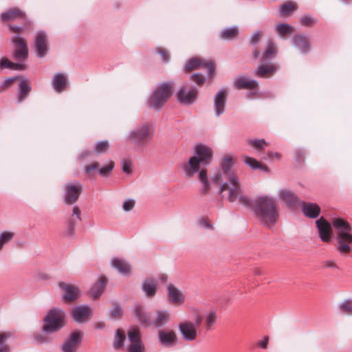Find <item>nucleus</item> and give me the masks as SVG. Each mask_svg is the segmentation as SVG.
<instances>
[{
    "label": "nucleus",
    "mask_w": 352,
    "mask_h": 352,
    "mask_svg": "<svg viewBox=\"0 0 352 352\" xmlns=\"http://www.w3.org/2000/svg\"><path fill=\"white\" fill-rule=\"evenodd\" d=\"M14 237V233L9 231L3 232L0 234V250L3 245L10 241Z\"/></svg>",
    "instance_id": "nucleus-44"
},
{
    "label": "nucleus",
    "mask_w": 352,
    "mask_h": 352,
    "mask_svg": "<svg viewBox=\"0 0 352 352\" xmlns=\"http://www.w3.org/2000/svg\"><path fill=\"white\" fill-rule=\"evenodd\" d=\"M0 66L2 68H9L13 70H24L26 69L25 65L23 63H12L7 58L1 60Z\"/></svg>",
    "instance_id": "nucleus-38"
},
{
    "label": "nucleus",
    "mask_w": 352,
    "mask_h": 352,
    "mask_svg": "<svg viewBox=\"0 0 352 352\" xmlns=\"http://www.w3.org/2000/svg\"><path fill=\"white\" fill-rule=\"evenodd\" d=\"M114 162L110 161L107 165L103 167H98V173L103 177L108 176L114 168Z\"/></svg>",
    "instance_id": "nucleus-47"
},
{
    "label": "nucleus",
    "mask_w": 352,
    "mask_h": 352,
    "mask_svg": "<svg viewBox=\"0 0 352 352\" xmlns=\"http://www.w3.org/2000/svg\"><path fill=\"white\" fill-rule=\"evenodd\" d=\"M129 344L128 352H145V346L141 339L140 331L138 327H132L128 331Z\"/></svg>",
    "instance_id": "nucleus-10"
},
{
    "label": "nucleus",
    "mask_w": 352,
    "mask_h": 352,
    "mask_svg": "<svg viewBox=\"0 0 352 352\" xmlns=\"http://www.w3.org/2000/svg\"><path fill=\"white\" fill-rule=\"evenodd\" d=\"M82 333L79 331H73L61 346L63 352H76L81 342Z\"/></svg>",
    "instance_id": "nucleus-13"
},
{
    "label": "nucleus",
    "mask_w": 352,
    "mask_h": 352,
    "mask_svg": "<svg viewBox=\"0 0 352 352\" xmlns=\"http://www.w3.org/2000/svg\"><path fill=\"white\" fill-rule=\"evenodd\" d=\"M135 316L138 318L140 323L142 324L148 326L153 324L157 327H160L165 325L170 319V315L167 311H157L155 316L151 319L143 311V309L140 307H138L135 309Z\"/></svg>",
    "instance_id": "nucleus-8"
},
{
    "label": "nucleus",
    "mask_w": 352,
    "mask_h": 352,
    "mask_svg": "<svg viewBox=\"0 0 352 352\" xmlns=\"http://www.w3.org/2000/svg\"><path fill=\"white\" fill-rule=\"evenodd\" d=\"M173 85L170 83H163L159 86L152 94L149 104L157 109H160L171 96Z\"/></svg>",
    "instance_id": "nucleus-9"
},
{
    "label": "nucleus",
    "mask_w": 352,
    "mask_h": 352,
    "mask_svg": "<svg viewBox=\"0 0 352 352\" xmlns=\"http://www.w3.org/2000/svg\"><path fill=\"white\" fill-rule=\"evenodd\" d=\"M66 316L63 310L58 308L49 311L44 318L43 331L46 333H55L62 329L66 323Z\"/></svg>",
    "instance_id": "nucleus-6"
},
{
    "label": "nucleus",
    "mask_w": 352,
    "mask_h": 352,
    "mask_svg": "<svg viewBox=\"0 0 352 352\" xmlns=\"http://www.w3.org/2000/svg\"><path fill=\"white\" fill-rule=\"evenodd\" d=\"M191 80L196 82L199 85H202L205 82V78L204 76L198 74H194L190 77Z\"/></svg>",
    "instance_id": "nucleus-53"
},
{
    "label": "nucleus",
    "mask_w": 352,
    "mask_h": 352,
    "mask_svg": "<svg viewBox=\"0 0 352 352\" xmlns=\"http://www.w3.org/2000/svg\"><path fill=\"white\" fill-rule=\"evenodd\" d=\"M234 164L233 157L226 155L221 162V171L213 176L212 181L221 184L219 192H227L228 201H239L243 206H249V198L243 193L236 172L232 168Z\"/></svg>",
    "instance_id": "nucleus-1"
},
{
    "label": "nucleus",
    "mask_w": 352,
    "mask_h": 352,
    "mask_svg": "<svg viewBox=\"0 0 352 352\" xmlns=\"http://www.w3.org/2000/svg\"><path fill=\"white\" fill-rule=\"evenodd\" d=\"M131 166L132 162L130 160H124L122 162V170L127 174H130L131 173Z\"/></svg>",
    "instance_id": "nucleus-54"
},
{
    "label": "nucleus",
    "mask_w": 352,
    "mask_h": 352,
    "mask_svg": "<svg viewBox=\"0 0 352 352\" xmlns=\"http://www.w3.org/2000/svg\"><path fill=\"white\" fill-rule=\"evenodd\" d=\"M10 337V333H0V352H8L9 347L6 344V341Z\"/></svg>",
    "instance_id": "nucleus-46"
},
{
    "label": "nucleus",
    "mask_w": 352,
    "mask_h": 352,
    "mask_svg": "<svg viewBox=\"0 0 352 352\" xmlns=\"http://www.w3.org/2000/svg\"><path fill=\"white\" fill-rule=\"evenodd\" d=\"M91 311L89 307L78 306L72 310L73 319L77 322H85L91 318Z\"/></svg>",
    "instance_id": "nucleus-19"
},
{
    "label": "nucleus",
    "mask_w": 352,
    "mask_h": 352,
    "mask_svg": "<svg viewBox=\"0 0 352 352\" xmlns=\"http://www.w3.org/2000/svg\"><path fill=\"white\" fill-rule=\"evenodd\" d=\"M109 147V142L107 140L100 141L95 144L94 151L96 154L105 153Z\"/></svg>",
    "instance_id": "nucleus-41"
},
{
    "label": "nucleus",
    "mask_w": 352,
    "mask_h": 352,
    "mask_svg": "<svg viewBox=\"0 0 352 352\" xmlns=\"http://www.w3.org/2000/svg\"><path fill=\"white\" fill-rule=\"evenodd\" d=\"M316 23V19L308 16H304L300 19V24L303 26H311Z\"/></svg>",
    "instance_id": "nucleus-50"
},
{
    "label": "nucleus",
    "mask_w": 352,
    "mask_h": 352,
    "mask_svg": "<svg viewBox=\"0 0 352 352\" xmlns=\"http://www.w3.org/2000/svg\"><path fill=\"white\" fill-rule=\"evenodd\" d=\"M111 316L113 318L118 319L122 316V309L118 305H114L113 309L111 311Z\"/></svg>",
    "instance_id": "nucleus-52"
},
{
    "label": "nucleus",
    "mask_w": 352,
    "mask_h": 352,
    "mask_svg": "<svg viewBox=\"0 0 352 352\" xmlns=\"http://www.w3.org/2000/svg\"><path fill=\"white\" fill-rule=\"evenodd\" d=\"M107 283L106 277H100L99 280L92 287L90 290V295L94 299L98 298L103 292Z\"/></svg>",
    "instance_id": "nucleus-32"
},
{
    "label": "nucleus",
    "mask_w": 352,
    "mask_h": 352,
    "mask_svg": "<svg viewBox=\"0 0 352 352\" xmlns=\"http://www.w3.org/2000/svg\"><path fill=\"white\" fill-rule=\"evenodd\" d=\"M297 9V5L292 1L287 2L280 6V12L283 16H288Z\"/></svg>",
    "instance_id": "nucleus-40"
},
{
    "label": "nucleus",
    "mask_w": 352,
    "mask_h": 352,
    "mask_svg": "<svg viewBox=\"0 0 352 352\" xmlns=\"http://www.w3.org/2000/svg\"><path fill=\"white\" fill-rule=\"evenodd\" d=\"M278 69V67L276 64H261L255 70L254 74L258 77L268 78L272 76Z\"/></svg>",
    "instance_id": "nucleus-21"
},
{
    "label": "nucleus",
    "mask_w": 352,
    "mask_h": 352,
    "mask_svg": "<svg viewBox=\"0 0 352 352\" xmlns=\"http://www.w3.org/2000/svg\"><path fill=\"white\" fill-rule=\"evenodd\" d=\"M112 264L122 274L127 275L131 272V269L129 264L122 259L116 258L112 261Z\"/></svg>",
    "instance_id": "nucleus-36"
},
{
    "label": "nucleus",
    "mask_w": 352,
    "mask_h": 352,
    "mask_svg": "<svg viewBox=\"0 0 352 352\" xmlns=\"http://www.w3.org/2000/svg\"><path fill=\"white\" fill-rule=\"evenodd\" d=\"M250 205L258 221L266 228L273 227L278 221L279 207L276 200L268 196L257 197L254 201L249 199Z\"/></svg>",
    "instance_id": "nucleus-3"
},
{
    "label": "nucleus",
    "mask_w": 352,
    "mask_h": 352,
    "mask_svg": "<svg viewBox=\"0 0 352 352\" xmlns=\"http://www.w3.org/2000/svg\"><path fill=\"white\" fill-rule=\"evenodd\" d=\"M263 36L261 32L257 31L254 32L251 36V42L252 44H256L259 42Z\"/></svg>",
    "instance_id": "nucleus-56"
},
{
    "label": "nucleus",
    "mask_w": 352,
    "mask_h": 352,
    "mask_svg": "<svg viewBox=\"0 0 352 352\" xmlns=\"http://www.w3.org/2000/svg\"><path fill=\"white\" fill-rule=\"evenodd\" d=\"M244 162L254 169H261L265 172L268 171V167L264 164H261L258 161L253 157H250L246 155L243 156Z\"/></svg>",
    "instance_id": "nucleus-37"
},
{
    "label": "nucleus",
    "mask_w": 352,
    "mask_h": 352,
    "mask_svg": "<svg viewBox=\"0 0 352 352\" xmlns=\"http://www.w3.org/2000/svg\"><path fill=\"white\" fill-rule=\"evenodd\" d=\"M295 159L298 164L303 163L305 158V152L302 150H298L295 153Z\"/></svg>",
    "instance_id": "nucleus-55"
},
{
    "label": "nucleus",
    "mask_w": 352,
    "mask_h": 352,
    "mask_svg": "<svg viewBox=\"0 0 352 352\" xmlns=\"http://www.w3.org/2000/svg\"><path fill=\"white\" fill-rule=\"evenodd\" d=\"M324 266L326 267H331V268H338V265L336 263L333 261H327L324 262Z\"/></svg>",
    "instance_id": "nucleus-62"
},
{
    "label": "nucleus",
    "mask_w": 352,
    "mask_h": 352,
    "mask_svg": "<svg viewBox=\"0 0 352 352\" xmlns=\"http://www.w3.org/2000/svg\"><path fill=\"white\" fill-rule=\"evenodd\" d=\"M90 155V151H85L80 155V158L84 160L86 157L89 156Z\"/></svg>",
    "instance_id": "nucleus-64"
},
{
    "label": "nucleus",
    "mask_w": 352,
    "mask_h": 352,
    "mask_svg": "<svg viewBox=\"0 0 352 352\" xmlns=\"http://www.w3.org/2000/svg\"><path fill=\"white\" fill-rule=\"evenodd\" d=\"M293 44L295 47L300 49L303 53L307 52L309 50V41L307 36L303 34L295 35L293 39Z\"/></svg>",
    "instance_id": "nucleus-30"
},
{
    "label": "nucleus",
    "mask_w": 352,
    "mask_h": 352,
    "mask_svg": "<svg viewBox=\"0 0 352 352\" xmlns=\"http://www.w3.org/2000/svg\"><path fill=\"white\" fill-rule=\"evenodd\" d=\"M278 197L287 206L292 207L297 202V197L289 190H282L279 192Z\"/></svg>",
    "instance_id": "nucleus-31"
},
{
    "label": "nucleus",
    "mask_w": 352,
    "mask_h": 352,
    "mask_svg": "<svg viewBox=\"0 0 352 352\" xmlns=\"http://www.w3.org/2000/svg\"><path fill=\"white\" fill-rule=\"evenodd\" d=\"M82 191V186L80 183L66 184L65 186V203L68 205L75 204L78 201Z\"/></svg>",
    "instance_id": "nucleus-12"
},
{
    "label": "nucleus",
    "mask_w": 352,
    "mask_h": 352,
    "mask_svg": "<svg viewBox=\"0 0 352 352\" xmlns=\"http://www.w3.org/2000/svg\"><path fill=\"white\" fill-rule=\"evenodd\" d=\"M316 224L321 240L323 242H329L332 232L330 223L322 217L316 221Z\"/></svg>",
    "instance_id": "nucleus-17"
},
{
    "label": "nucleus",
    "mask_w": 352,
    "mask_h": 352,
    "mask_svg": "<svg viewBox=\"0 0 352 352\" xmlns=\"http://www.w3.org/2000/svg\"><path fill=\"white\" fill-rule=\"evenodd\" d=\"M157 336L160 343L164 346L171 347L177 342V336L173 330L161 329Z\"/></svg>",
    "instance_id": "nucleus-16"
},
{
    "label": "nucleus",
    "mask_w": 352,
    "mask_h": 352,
    "mask_svg": "<svg viewBox=\"0 0 352 352\" xmlns=\"http://www.w3.org/2000/svg\"><path fill=\"white\" fill-rule=\"evenodd\" d=\"M302 210L303 214L311 219L317 218L320 212V206L314 203H305L302 204Z\"/></svg>",
    "instance_id": "nucleus-26"
},
{
    "label": "nucleus",
    "mask_w": 352,
    "mask_h": 352,
    "mask_svg": "<svg viewBox=\"0 0 352 352\" xmlns=\"http://www.w3.org/2000/svg\"><path fill=\"white\" fill-rule=\"evenodd\" d=\"M12 42L15 45L14 59L19 61L25 60L28 57V48L26 41L21 37L16 36L12 38Z\"/></svg>",
    "instance_id": "nucleus-14"
},
{
    "label": "nucleus",
    "mask_w": 352,
    "mask_h": 352,
    "mask_svg": "<svg viewBox=\"0 0 352 352\" xmlns=\"http://www.w3.org/2000/svg\"><path fill=\"white\" fill-rule=\"evenodd\" d=\"M268 342H269V337L265 336L262 340L258 342L257 344L263 349H267Z\"/></svg>",
    "instance_id": "nucleus-61"
},
{
    "label": "nucleus",
    "mask_w": 352,
    "mask_h": 352,
    "mask_svg": "<svg viewBox=\"0 0 352 352\" xmlns=\"http://www.w3.org/2000/svg\"><path fill=\"white\" fill-rule=\"evenodd\" d=\"M142 289L147 296H154L157 292V281L153 278L146 279L143 283Z\"/></svg>",
    "instance_id": "nucleus-33"
},
{
    "label": "nucleus",
    "mask_w": 352,
    "mask_h": 352,
    "mask_svg": "<svg viewBox=\"0 0 352 352\" xmlns=\"http://www.w3.org/2000/svg\"><path fill=\"white\" fill-rule=\"evenodd\" d=\"M281 157V155L278 153H274V152H268L267 153V158L270 160H279ZM264 159H267V157H264Z\"/></svg>",
    "instance_id": "nucleus-60"
},
{
    "label": "nucleus",
    "mask_w": 352,
    "mask_h": 352,
    "mask_svg": "<svg viewBox=\"0 0 352 352\" xmlns=\"http://www.w3.org/2000/svg\"><path fill=\"white\" fill-rule=\"evenodd\" d=\"M135 206V201L133 200H127L124 202L122 208L125 211L131 210Z\"/></svg>",
    "instance_id": "nucleus-57"
},
{
    "label": "nucleus",
    "mask_w": 352,
    "mask_h": 352,
    "mask_svg": "<svg viewBox=\"0 0 352 352\" xmlns=\"http://www.w3.org/2000/svg\"><path fill=\"white\" fill-rule=\"evenodd\" d=\"M207 68L209 76L212 78L215 70V63L213 60H206L198 57L190 59L185 66V71L189 72L199 68Z\"/></svg>",
    "instance_id": "nucleus-11"
},
{
    "label": "nucleus",
    "mask_w": 352,
    "mask_h": 352,
    "mask_svg": "<svg viewBox=\"0 0 352 352\" xmlns=\"http://www.w3.org/2000/svg\"><path fill=\"white\" fill-rule=\"evenodd\" d=\"M333 225L336 228H343L338 233V250L342 253H349L351 248L349 245L352 243V235L349 234L352 228L350 224L342 219H336L333 221Z\"/></svg>",
    "instance_id": "nucleus-7"
},
{
    "label": "nucleus",
    "mask_w": 352,
    "mask_h": 352,
    "mask_svg": "<svg viewBox=\"0 0 352 352\" xmlns=\"http://www.w3.org/2000/svg\"><path fill=\"white\" fill-rule=\"evenodd\" d=\"M16 79H18V77L10 78L6 79L1 85L0 91H3L8 88L10 87Z\"/></svg>",
    "instance_id": "nucleus-49"
},
{
    "label": "nucleus",
    "mask_w": 352,
    "mask_h": 352,
    "mask_svg": "<svg viewBox=\"0 0 352 352\" xmlns=\"http://www.w3.org/2000/svg\"><path fill=\"white\" fill-rule=\"evenodd\" d=\"M217 316L214 311H210L206 318V329L209 330L217 322Z\"/></svg>",
    "instance_id": "nucleus-45"
},
{
    "label": "nucleus",
    "mask_w": 352,
    "mask_h": 352,
    "mask_svg": "<svg viewBox=\"0 0 352 352\" xmlns=\"http://www.w3.org/2000/svg\"><path fill=\"white\" fill-rule=\"evenodd\" d=\"M193 313L195 315L194 322L184 320L178 324L179 331L185 341L192 342L197 339L198 329L204 319L202 314L197 309H195Z\"/></svg>",
    "instance_id": "nucleus-5"
},
{
    "label": "nucleus",
    "mask_w": 352,
    "mask_h": 352,
    "mask_svg": "<svg viewBox=\"0 0 352 352\" xmlns=\"http://www.w3.org/2000/svg\"><path fill=\"white\" fill-rule=\"evenodd\" d=\"M197 96L196 89L187 90L186 87H182L177 94V100L182 104H190L195 102Z\"/></svg>",
    "instance_id": "nucleus-20"
},
{
    "label": "nucleus",
    "mask_w": 352,
    "mask_h": 352,
    "mask_svg": "<svg viewBox=\"0 0 352 352\" xmlns=\"http://www.w3.org/2000/svg\"><path fill=\"white\" fill-rule=\"evenodd\" d=\"M154 133L155 129L151 124L143 123L131 131L126 139L136 150L139 151L144 148L153 140Z\"/></svg>",
    "instance_id": "nucleus-4"
},
{
    "label": "nucleus",
    "mask_w": 352,
    "mask_h": 352,
    "mask_svg": "<svg viewBox=\"0 0 352 352\" xmlns=\"http://www.w3.org/2000/svg\"><path fill=\"white\" fill-rule=\"evenodd\" d=\"M31 91L30 82L27 79H23L19 83V94L18 101L21 102L23 101Z\"/></svg>",
    "instance_id": "nucleus-34"
},
{
    "label": "nucleus",
    "mask_w": 352,
    "mask_h": 352,
    "mask_svg": "<svg viewBox=\"0 0 352 352\" xmlns=\"http://www.w3.org/2000/svg\"><path fill=\"white\" fill-rule=\"evenodd\" d=\"M157 50L159 54L162 56L164 61L166 62L169 60V54L165 49L160 47Z\"/></svg>",
    "instance_id": "nucleus-58"
},
{
    "label": "nucleus",
    "mask_w": 352,
    "mask_h": 352,
    "mask_svg": "<svg viewBox=\"0 0 352 352\" xmlns=\"http://www.w3.org/2000/svg\"><path fill=\"white\" fill-rule=\"evenodd\" d=\"M277 51L278 50L276 43L272 40H269L267 48L262 56V61L264 62L268 59L275 57L277 54Z\"/></svg>",
    "instance_id": "nucleus-35"
},
{
    "label": "nucleus",
    "mask_w": 352,
    "mask_h": 352,
    "mask_svg": "<svg viewBox=\"0 0 352 352\" xmlns=\"http://www.w3.org/2000/svg\"><path fill=\"white\" fill-rule=\"evenodd\" d=\"M126 340L125 332L121 329H118L116 331L114 341H113V346L115 349H121L124 346V340Z\"/></svg>",
    "instance_id": "nucleus-39"
},
{
    "label": "nucleus",
    "mask_w": 352,
    "mask_h": 352,
    "mask_svg": "<svg viewBox=\"0 0 352 352\" xmlns=\"http://www.w3.org/2000/svg\"><path fill=\"white\" fill-rule=\"evenodd\" d=\"M9 28H10V31L14 33H20L23 31V28L21 27H19V26L10 25Z\"/></svg>",
    "instance_id": "nucleus-63"
},
{
    "label": "nucleus",
    "mask_w": 352,
    "mask_h": 352,
    "mask_svg": "<svg viewBox=\"0 0 352 352\" xmlns=\"http://www.w3.org/2000/svg\"><path fill=\"white\" fill-rule=\"evenodd\" d=\"M238 32L236 28H230L223 30L220 34V38L223 40H231L237 36Z\"/></svg>",
    "instance_id": "nucleus-42"
},
{
    "label": "nucleus",
    "mask_w": 352,
    "mask_h": 352,
    "mask_svg": "<svg viewBox=\"0 0 352 352\" xmlns=\"http://www.w3.org/2000/svg\"><path fill=\"white\" fill-rule=\"evenodd\" d=\"M248 144L258 151H261L269 146V144L263 139L250 140H248Z\"/></svg>",
    "instance_id": "nucleus-43"
},
{
    "label": "nucleus",
    "mask_w": 352,
    "mask_h": 352,
    "mask_svg": "<svg viewBox=\"0 0 352 352\" xmlns=\"http://www.w3.org/2000/svg\"><path fill=\"white\" fill-rule=\"evenodd\" d=\"M34 338L39 343H44L47 342V338L41 333H35Z\"/></svg>",
    "instance_id": "nucleus-59"
},
{
    "label": "nucleus",
    "mask_w": 352,
    "mask_h": 352,
    "mask_svg": "<svg viewBox=\"0 0 352 352\" xmlns=\"http://www.w3.org/2000/svg\"><path fill=\"white\" fill-rule=\"evenodd\" d=\"M58 285L64 292L63 296L64 301L67 302H72L76 300L79 297L80 289L75 285L60 282Z\"/></svg>",
    "instance_id": "nucleus-15"
},
{
    "label": "nucleus",
    "mask_w": 352,
    "mask_h": 352,
    "mask_svg": "<svg viewBox=\"0 0 352 352\" xmlns=\"http://www.w3.org/2000/svg\"><path fill=\"white\" fill-rule=\"evenodd\" d=\"M274 30L277 35L282 38H287L295 32V28L287 23L277 24Z\"/></svg>",
    "instance_id": "nucleus-29"
},
{
    "label": "nucleus",
    "mask_w": 352,
    "mask_h": 352,
    "mask_svg": "<svg viewBox=\"0 0 352 352\" xmlns=\"http://www.w3.org/2000/svg\"><path fill=\"white\" fill-rule=\"evenodd\" d=\"M35 48L37 55L43 58L44 57L48 50V43L47 39V34L43 32H38L35 37Z\"/></svg>",
    "instance_id": "nucleus-18"
},
{
    "label": "nucleus",
    "mask_w": 352,
    "mask_h": 352,
    "mask_svg": "<svg viewBox=\"0 0 352 352\" xmlns=\"http://www.w3.org/2000/svg\"><path fill=\"white\" fill-rule=\"evenodd\" d=\"M168 296L170 301L177 305H181L184 303L185 298L180 290H179L173 285H168Z\"/></svg>",
    "instance_id": "nucleus-23"
},
{
    "label": "nucleus",
    "mask_w": 352,
    "mask_h": 352,
    "mask_svg": "<svg viewBox=\"0 0 352 352\" xmlns=\"http://www.w3.org/2000/svg\"><path fill=\"white\" fill-rule=\"evenodd\" d=\"M227 93L225 90H220L214 98V109L217 116L224 111Z\"/></svg>",
    "instance_id": "nucleus-27"
},
{
    "label": "nucleus",
    "mask_w": 352,
    "mask_h": 352,
    "mask_svg": "<svg viewBox=\"0 0 352 352\" xmlns=\"http://www.w3.org/2000/svg\"><path fill=\"white\" fill-rule=\"evenodd\" d=\"M341 310L346 314H352V301L346 300L341 305Z\"/></svg>",
    "instance_id": "nucleus-51"
},
{
    "label": "nucleus",
    "mask_w": 352,
    "mask_h": 352,
    "mask_svg": "<svg viewBox=\"0 0 352 352\" xmlns=\"http://www.w3.org/2000/svg\"><path fill=\"white\" fill-rule=\"evenodd\" d=\"M81 220V211L78 206H74L72 210V215L67 221V235H72L75 232V227L78 221Z\"/></svg>",
    "instance_id": "nucleus-25"
},
{
    "label": "nucleus",
    "mask_w": 352,
    "mask_h": 352,
    "mask_svg": "<svg viewBox=\"0 0 352 352\" xmlns=\"http://www.w3.org/2000/svg\"><path fill=\"white\" fill-rule=\"evenodd\" d=\"M68 79L67 76L63 74H56L52 80V85L54 90L58 93L63 92L67 85Z\"/></svg>",
    "instance_id": "nucleus-28"
},
{
    "label": "nucleus",
    "mask_w": 352,
    "mask_h": 352,
    "mask_svg": "<svg viewBox=\"0 0 352 352\" xmlns=\"http://www.w3.org/2000/svg\"><path fill=\"white\" fill-rule=\"evenodd\" d=\"M1 20L3 22L15 21L18 19H25V14L18 8H12L1 14Z\"/></svg>",
    "instance_id": "nucleus-24"
},
{
    "label": "nucleus",
    "mask_w": 352,
    "mask_h": 352,
    "mask_svg": "<svg viewBox=\"0 0 352 352\" xmlns=\"http://www.w3.org/2000/svg\"><path fill=\"white\" fill-rule=\"evenodd\" d=\"M99 166H100V164L98 162H94L85 166L84 168L85 174L89 176L91 175L95 170L97 169L98 170Z\"/></svg>",
    "instance_id": "nucleus-48"
},
{
    "label": "nucleus",
    "mask_w": 352,
    "mask_h": 352,
    "mask_svg": "<svg viewBox=\"0 0 352 352\" xmlns=\"http://www.w3.org/2000/svg\"><path fill=\"white\" fill-rule=\"evenodd\" d=\"M234 85L237 89L253 90L257 89L258 83L255 80H252L245 76H241L234 80Z\"/></svg>",
    "instance_id": "nucleus-22"
},
{
    "label": "nucleus",
    "mask_w": 352,
    "mask_h": 352,
    "mask_svg": "<svg viewBox=\"0 0 352 352\" xmlns=\"http://www.w3.org/2000/svg\"><path fill=\"white\" fill-rule=\"evenodd\" d=\"M195 153L196 155L190 157L187 162L182 164V167L188 178L197 175L198 179L202 183L203 190L206 193L210 189L206 166L211 162L212 151L206 145L199 144L196 146Z\"/></svg>",
    "instance_id": "nucleus-2"
}]
</instances>
